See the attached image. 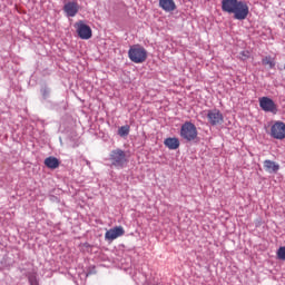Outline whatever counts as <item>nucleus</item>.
<instances>
[{
  "label": "nucleus",
  "instance_id": "1",
  "mask_svg": "<svg viewBox=\"0 0 285 285\" xmlns=\"http://www.w3.org/2000/svg\"><path fill=\"white\" fill-rule=\"evenodd\" d=\"M222 10L223 12H228L229 14H234V19L238 21H244L246 17H248V4L244 1L238 0H223L222 1Z\"/></svg>",
  "mask_w": 285,
  "mask_h": 285
},
{
  "label": "nucleus",
  "instance_id": "2",
  "mask_svg": "<svg viewBox=\"0 0 285 285\" xmlns=\"http://www.w3.org/2000/svg\"><path fill=\"white\" fill-rule=\"evenodd\" d=\"M109 161L115 168H124L128 164V156L124 149H114L109 154Z\"/></svg>",
  "mask_w": 285,
  "mask_h": 285
},
{
  "label": "nucleus",
  "instance_id": "3",
  "mask_svg": "<svg viewBox=\"0 0 285 285\" xmlns=\"http://www.w3.org/2000/svg\"><path fill=\"white\" fill-rule=\"evenodd\" d=\"M128 57L134 63H144V61L148 59V52L144 47L135 45L130 47L128 51Z\"/></svg>",
  "mask_w": 285,
  "mask_h": 285
},
{
  "label": "nucleus",
  "instance_id": "4",
  "mask_svg": "<svg viewBox=\"0 0 285 285\" xmlns=\"http://www.w3.org/2000/svg\"><path fill=\"white\" fill-rule=\"evenodd\" d=\"M197 135V127L193 122L187 121L180 128V137L186 141H195Z\"/></svg>",
  "mask_w": 285,
  "mask_h": 285
},
{
  "label": "nucleus",
  "instance_id": "5",
  "mask_svg": "<svg viewBox=\"0 0 285 285\" xmlns=\"http://www.w3.org/2000/svg\"><path fill=\"white\" fill-rule=\"evenodd\" d=\"M75 29L79 39H82L85 41H88V39H92V28L86 24L83 20H79L78 22H76Z\"/></svg>",
  "mask_w": 285,
  "mask_h": 285
},
{
  "label": "nucleus",
  "instance_id": "6",
  "mask_svg": "<svg viewBox=\"0 0 285 285\" xmlns=\"http://www.w3.org/2000/svg\"><path fill=\"white\" fill-rule=\"evenodd\" d=\"M259 107L264 112H272L273 115H277V105L273 99L268 97H261L259 98Z\"/></svg>",
  "mask_w": 285,
  "mask_h": 285
},
{
  "label": "nucleus",
  "instance_id": "7",
  "mask_svg": "<svg viewBox=\"0 0 285 285\" xmlns=\"http://www.w3.org/2000/svg\"><path fill=\"white\" fill-rule=\"evenodd\" d=\"M271 137L273 139H285V124L283 121H276L271 127Z\"/></svg>",
  "mask_w": 285,
  "mask_h": 285
},
{
  "label": "nucleus",
  "instance_id": "8",
  "mask_svg": "<svg viewBox=\"0 0 285 285\" xmlns=\"http://www.w3.org/2000/svg\"><path fill=\"white\" fill-rule=\"evenodd\" d=\"M207 119L210 126H219V124L224 122V115L218 109H212L207 112Z\"/></svg>",
  "mask_w": 285,
  "mask_h": 285
},
{
  "label": "nucleus",
  "instance_id": "9",
  "mask_svg": "<svg viewBox=\"0 0 285 285\" xmlns=\"http://www.w3.org/2000/svg\"><path fill=\"white\" fill-rule=\"evenodd\" d=\"M126 234V230L121 226H116L109 230L106 232L105 234V239L108 242H115L118 237H122V235Z\"/></svg>",
  "mask_w": 285,
  "mask_h": 285
},
{
  "label": "nucleus",
  "instance_id": "10",
  "mask_svg": "<svg viewBox=\"0 0 285 285\" xmlns=\"http://www.w3.org/2000/svg\"><path fill=\"white\" fill-rule=\"evenodd\" d=\"M79 10H80V7L77 0L69 1L63 6V12L67 14V17H77V14L79 13Z\"/></svg>",
  "mask_w": 285,
  "mask_h": 285
},
{
  "label": "nucleus",
  "instance_id": "11",
  "mask_svg": "<svg viewBox=\"0 0 285 285\" xmlns=\"http://www.w3.org/2000/svg\"><path fill=\"white\" fill-rule=\"evenodd\" d=\"M159 8L165 12H175L177 4H175V0H159Z\"/></svg>",
  "mask_w": 285,
  "mask_h": 285
},
{
  "label": "nucleus",
  "instance_id": "12",
  "mask_svg": "<svg viewBox=\"0 0 285 285\" xmlns=\"http://www.w3.org/2000/svg\"><path fill=\"white\" fill-rule=\"evenodd\" d=\"M60 161L57 159V157L50 156L45 159V166L47 168H50L51 170H56V168H59Z\"/></svg>",
  "mask_w": 285,
  "mask_h": 285
},
{
  "label": "nucleus",
  "instance_id": "13",
  "mask_svg": "<svg viewBox=\"0 0 285 285\" xmlns=\"http://www.w3.org/2000/svg\"><path fill=\"white\" fill-rule=\"evenodd\" d=\"M263 166L266 173H277V170H279V164L273 160H265Z\"/></svg>",
  "mask_w": 285,
  "mask_h": 285
},
{
  "label": "nucleus",
  "instance_id": "14",
  "mask_svg": "<svg viewBox=\"0 0 285 285\" xmlns=\"http://www.w3.org/2000/svg\"><path fill=\"white\" fill-rule=\"evenodd\" d=\"M164 144L169 150H177L179 148V139L177 138H167Z\"/></svg>",
  "mask_w": 285,
  "mask_h": 285
},
{
  "label": "nucleus",
  "instance_id": "15",
  "mask_svg": "<svg viewBox=\"0 0 285 285\" xmlns=\"http://www.w3.org/2000/svg\"><path fill=\"white\" fill-rule=\"evenodd\" d=\"M262 63H263V66H268V68L271 70H273V68H275V59H273L271 56L263 58Z\"/></svg>",
  "mask_w": 285,
  "mask_h": 285
},
{
  "label": "nucleus",
  "instance_id": "16",
  "mask_svg": "<svg viewBox=\"0 0 285 285\" xmlns=\"http://www.w3.org/2000/svg\"><path fill=\"white\" fill-rule=\"evenodd\" d=\"M129 134H130V127L129 126H122L118 129V135L120 137H128Z\"/></svg>",
  "mask_w": 285,
  "mask_h": 285
},
{
  "label": "nucleus",
  "instance_id": "17",
  "mask_svg": "<svg viewBox=\"0 0 285 285\" xmlns=\"http://www.w3.org/2000/svg\"><path fill=\"white\" fill-rule=\"evenodd\" d=\"M277 258L285 262V246H282L276 252Z\"/></svg>",
  "mask_w": 285,
  "mask_h": 285
},
{
  "label": "nucleus",
  "instance_id": "18",
  "mask_svg": "<svg viewBox=\"0 0 285 285\" xmlns=\"http://www.w3.org/2000/svg\"><path fill=\"white\" fill-rule=\"evenodd\" d=\"M41 95H42L43 99H48V97L50 95V90H48V88H43V89H41Z\"/></svg>",
  "mask_w": 285,
  "mask_h": 285
}]
</instances>
